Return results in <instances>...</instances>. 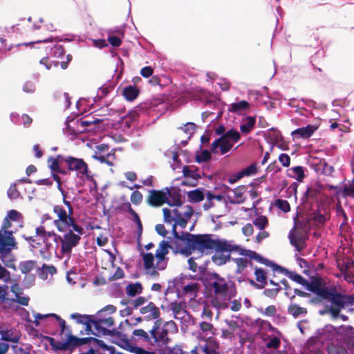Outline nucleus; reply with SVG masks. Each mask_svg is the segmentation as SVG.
<instances>
[{
  "label": "nucleus",
  "mask_w": 354,
  "mask_h": 354,
  "mask_svg": "<svg viewBox=\"0 0 354 354\" xmlns=\"http://www.w3.org/2000/svg\"><path fill=\"white\" fill-rule=\"evenodd\" d=\"M50 316L55 317L58 322L61 329V333L66 331L68 333H71V330L66 326V322L64 319L61 318L59 315L54 313H50Z\"/></svg>",
  "instance_id": "de8ad7c7"
},
{
  "label": "nucleus",
  "mask_w": 354,
  "mask_h": 354,
  "mask_svg": "<svg viewBox=\"0 0 354 354\" xmlns=\"http://www.w3.org/2000/svg\"><path fill=\"white\" fill-rule=\"evenodd\" d=\"M288 313L296 318L301 315L306 314L307 310L297 304H291L288 308Z\"/></svg>",
  "instance_id": "4c0bfd02"
},
{
  "label": "nucleus",
  "mask_w": 354,
  "mask_h": 354,
  "mask_svg": "<svg viewBox=\"0 0 354 354\" xmlns=\"http://www.w3.org/2000/svg\"><path fill=\"white\" fill-rule=\"evenodd\" d=\"M37 266V261L28 260L22 261L19 265V268L21 273L28 274L33 270Z\"/></svg>",
  "instance_id": "2f4dec72"
},
{
  "label": "nucleus",
  "mask_w": 354,
  "mask_h": 354,
  "mask_svg": "<svg viewBox=\"0 0 354 354\" xmlns=\"http://www.w3.org/2000/svg\"><path fill=\"white\" fill-rule=\"evenodd\" d=\"M8 195L10 198H17L19 196V192L17 189L16 184H12L10 186L8 190Z\"/></svg>",
  "instance_id": "e2e57ef3"
},
{
  "label": "nucleus",
  "mask_w": 354,
  "mask_h": 354,
  "mask_svg": "<svg viewBox=\"0 0 354 354\" xmlns=\"http://www.w3.org/2000/svg\"><path fill=\"white\" fill-rule=\"evenodd\" d=\"M139 94V88L137 86L133 85L126 86L122 91V95L129 102L136 100Z\"/></svg>",
  "instance_id": "cd10ccee"
},
{
  "label": "nucleus",
  "mask_w": 354,
  "mask_h": 354,
  "mask_svg": "<svg viewBox=\"0 0 354 354\" xmlns=\"http://www.w3.org/2000/svg\"><path fill=\"white\" fill-rule=\"evenodd\" d=\"M319 193V191L315 187H308L305 193V196L307 198H315Z\"/></svg>",
  "instance_id": "338daca9"
},
{
  "label": "nucleus",
  "mask_w": 354,
  "mask_h": 354,
  "mask_svg": "<svg viewBox=\"0 0 354 354\" xmlns=\"http://www.w3.org/2000/svg\"><path fill=\"white\" fill-rule=\"evenodd\" d=\"M233 147V143L229 138H223V136L214 141L211 145V152L218 153V149L222 155L227 153Z\"/></svg>",
  "instance_id": "f3484780"
},
{
  "label": "nucleus",
  "mask_w": 354,
  "mask_h": 354,
  "mask_svg": "<svg viewBox=\"0 0 354 354\" xmlns=\"http://www.w3.org/2000/svg\"><path fill=\"white\" fill-rule=\"evenodd\" d=\"M292 171L297 176L296 178L299 181H301L304 178V170L301 166H297L292 168Z\"/></svg>",
  "instance_id": "13d9d810"
},
{
  "label": "nucleus",
  "mask_w": 354,
  "mask_h": 354,
  "mask_svg": "<svg viewBox=\"0 0 354 354\" xmlns=\"http://www.w3.org/2000/svg\"><path fill=\"white\" fill-rule=\"evenodd\" d=\"M254 276L256 281L259 284L261 289L264 288V287L268 283L267 280V273L264 269L259 267L254 268Z\"/></svg>",
  "instance_id": "c85d7f7f"
},
{
  "label": "nucleus",
  "mask_w": 354,
  "mask_h": 354,
  "mask_svg": "<svg viewBox=\"0 0 354 354\" xmlns=\"http://www.w3.org/2000/svg\"><path fill=\"white\" fill-rule=\"evenodd\" d=\"M142 198V193L138 190L133 192L130 197L131 203L136 205L141 203Z\"/></svg>",
  "instance_id": "8fccbe9b"
},
{
  "label": "nucleus",
  "mask_w": 354,
  "mask_h": 354,
  "mask_svg": "<svg viewBox=\"0 0 354 354\" xmlns=\"http://www.w3.org/2000/svg\"><path fill=\"white\" fill-rule=\"evenodd\" d=\"M143 267L145 273L150 275L152 277H157L159 276L156 264L154 265V256L152 253H142Z\"/></svg>",
  "instance_id": "dca6fc26"
},
{
  "label": "nucleus",
  "mask_w": 354,
  "mask_h": 354,
  "mask_svg": "<svg viewBox=\"0 0 354 354\" xmlns=\"http://www.w3.org/2000/svg\"><path fill=\"white\" fill-rule=\"evenodd\" d=\"M210 159H211V153L207 149L202 151L201 154L196 156V160L198 163L207 162V161L209 160Z\"/></svg>",
  "instance_id": "09e8293b"
},
{
  "label": "nucleus",
  "mask_w": 354,
  "mask_h": 354,
  "mask_svg": "<svg viewBox=\"0 0 354 354\" xmlns=\"http://www.w3.org/2000/svg\"><path fill=\"white\" fill-rule=\"evenodd\" d=\"M48 167L53 172L66 175L69 171H77L88 178V167L83 159L73 156L64 157L57 155L55 158L49 157L47 160Z\"/></svg>",
  "instance_id": "39448f33"
},
{
  "label": "nucleus",
  "mask_w": 354,
  "mask_h": 354,
  "mask_svg": "<svg viewBox=\"0 0 354 354\" xmlns=\"http://www.w3.org/2000/svg\"><path fill=\"white\" fill-rule=\"evenodd\" d=\"M129 342H140L149 345V331L146 332L143 329H135L132 332L131 339H129Z\"/></svg>",
  "instance_id": "a878e982"
},
{
  "label": "nucleus",
  "mask_w": 354,
  "mask_h": 354,
  "mask_svg": "<svg viewBox=\"0 0 354 354\" xmlns=\"http://www.w3.org/2000/svg\"><path fill=\"white\" fill-rule=\"evenodd\" d=\"M274 205L278 209L285 213L290 211V203L286 200L277 199L276 200Z\"/></svg>",
  "instance_id": "a18cd8bd"
},
{
  "label": "nucleus",
  "mask_w": 354,
  "mask_h": 354,
  "mask_svg": "<svg viewBox=\"0 0 354 354\" xmlns=\"http://www.w3.org/2000/svg\"><path fill=\"white\" fill-rule=\"evenodd\" d=\"M108 41L113 47H118L122 44V40L116 36H109L108 37Z\"/></svg>",
  "instance_id": "774afa93"
},
{
  "label": "nucleus",
  "mask_w": 354,
  "mask_h": 354,
  "mask_svg": "<svg viewBox=\"0 0 354 354\" xmlns=\"http://www.w3.org/2000/svg\"><path fill=\"white\" fill-rule=\"evenodd\" d=\"M164 221L167 223H171L175 220V217L173 216L171 210L168 208H164L162 209Z\"/></svg>",
  "instance_id": "603ef678"
},
{
  "label": "nucleus",
  "mask_w": 354,
  "mask_h": 354,
  "mask_svg": "<svg viewBox=\"0 0 354 354\" xmlns=\"http://www.w3.org/2000/svg\"><path fill=\"white\" fill-rule=\"evenodd\" d=\"M231 259L230 254H215L212 257V262L216 266H222L230 261Z\"/></svg>",
  "instance_id": "e433bc0d"
},
{
  "label": "nucleus",
  "mask_w": 354,
  "mask_h": 354,
  "mask_svg": "<svg viewBox=\"0 0 354 354\" xmlns=\"http://www.w3.org/2000/svg\"><path fill=\"white\" fill-rule=\"evenodd\" d=\"M17 30L21 34L26 36H35L36 39L28 43H24L21 45L28 46L41 42L51 41L52 37H45V33L48 31L55 30L52 24H47L44 19H39L37 21L32 22L31 18L27 21H23L17 25ZM21 44H18L20 46Z\"/></svg>",
  "instance_id": "423d86ee"
},
{
  "label": "nucleus",
  "mask_w": 354,
  "mask_h": 354,
  "mask_svg": "<svg viewBox=\"0 0 354 354\" xmlns=\"http://www.w3.org/2000/svg\"><path fill=\"white\" fill-rule=\"evenodd\" d=\"M244 254H245L246 256L249 257L251 259L256 260L259 263H261L268 267L271 268L272 271H274L275 266H277V265L275 263L270 261L269 259L263 257L255 251L246 250V252Z\"/></svg>",
  "instance_id": "bb28decb"
},
{
  "label": "nucleus",
  "mask_w": 354,
  "mask_h": 354,
  "mask_svg": "<svg viewBox=\"0 0 354 354\" xmlns=\"http://www.w3.org/2000/svg\"><path fill=\"white\" fill-rule=\"evenodd\" d=\"M178 326L175 322L170 320L162 325V320L157 319L149 330V345L154 347L166 346L171 341L169 333H176Z\"/></svg>",
  "instance_id": "0eeeda50"
},
{
  "label": "nucleus",
  "mask_w": 354,
  "mask_h": 354,
  "mask_svg": "<svg viewBox=\"0 0 354 354\" xmlns=\"http://www.w3.org/2000/svg\"><path fill=\"white\" fill-rule=\"evenodd\" d=\"M142 287L140 283H130L126 288L127 294L129 296L134 297L142 292Z\"/></svg>",
  "instance_id": "c9c22d12"
},
{
  "label": "nucleus",
  "mask_w": 354,
  "mask_h": 354,
  "mask_svg": "<svg viewBox=\"0 0 354 354\" xmlns=\"http://www.w3.org/2000/svg\"><path fill=\"white\" fill-rule=\"evenodd\" d=\"M140 313L144 315L147 320L158 319L160 315L159 308L152 301L149 302L145 306L141 307Z\"/></svg>",
  "instance_id": "6ab92c4d"
},
{
  "label": "nucleus",
  "mask_w": 354,
  "mask_h": 354,
  "mask_svg": "<svg viewBox=\"0 0 354 354\" xmlns=\"http://www.w3.org/2000/svg\"><path fill=\"white\" fill-rule=\"evenodd\" d=\"M165 190L167 193V205L171 207L182 205L181 196L178 190L171 187H165Z\"/></svg>",
  "instance_id": "b1692460"
},
{
  "label": "nucleus",
  "mask_w": 354,
  "mask_h": 354,
  "mask_svg": "<svg viewBox=\"0 0 354 354\" xmlns=\"http://www.w3.org/2000/svg\"><path fill=\"white\" fill-rule=\"evenodd\" d=\"M41 272H46V275H47L48 273H50L53 275L57 272V269L53 265H47L44 263L42 265Z\"/></svg>",
  "instance_id": "0e129e2a"
},
{
  "label": "nucleus",
  "mask_w": 354,
  "mask_h": 354,
  "mask_svg": "<svg viewBox=\"0 0 354 354\" xmlns=\"http://www.w3.org/2000/svg\"><path fill=\"white\" fill-rule=\"evenodd\" d=\"M109 156H106V155H104V154L94 153L92 156V158L95 160H97L98 161H100L102 163H106L108 165H113L112 162L108 160V158Z\"/></svg>",
  "instance_id": "680f3d73"
},
{
  "label": "nucleus",
  "mask_w": 354,
  "mask_h": 354,
  "mask_svg": "<svg viewBox=\"0 0 354 354\" xmlns=\"http://www.w3.org/2000/svg\"><path fill=\"white\" fill-rule=\"evenodd\" d=\"M6 216L12 221H19L21 218V214L15 209L10 210Z\"/></svg>",
  "instance_id": "bf43d9fd"
},
{
  "label": "nucleus",
  "mask_w": 354,
  "mask_h": 354,
  "mask_svg": "<svg viewBox=\"0 0 354 354\" xmlns=\"http://www.w3.org/2000/svg\"><path fill=\"white\" fill-rule=\"evenodd\" d=\"M109 146L106 144H102L96 147V151L94 153L104 154L106 156H111V153L109 152Z\"/></svg>",
  "instance_id": "4d7b16f0"
},
{
  "label": "nucleus",
  "mask_w": 354,
  "mask_h": 354,
  "mask_svg": "<svg viewBox=\"0 0 354 354\" xmlns=\"http://www.w3.org/2000/svg\"><path fill=\"white\" fill-rule=\"evenodd\" d=\"M311 219L316 223V224H324L328 218L325 216L324 214H322L319 212H314L312 214Z\"/></svg>",
  "instance_id": "49530a36"
},
{
  "label": "nucleus",
  "mask_w": 354,
  "mask_h": 354,
  "mask_svg": "<svg viewBox=\"0 0 354 354\" xmlns=\"http://www.w3.org/2000/svg\"><path fill=\"white\" fill-rule=\"evenodd\" d=\"M223 138H229L232 142H237L241 136L239 131L234 129H231L223 135Z\"/></svg>",
  "instance_id": "37998d69"
},
{
  "label": "nucleus",
  "mask_w": 354,
  "mask_h": 354,
  "mask_svg": "<svg viewBox=\"0 0 354 354\" xmlns=\"http://www.w3.org/2000/svg\"><path fill=\"white\" fill-rule=\"evenodd\" d=\"M183 173L185 178H190L192 179V182L189 183L187 180H183L182 181V185H191L192 187L197 185L198 180L201 178V176L198 173L197 169H192L191 167L185 165L183 167Z\"/></svg>",
  "instance_id": "4be33fe9"
},
{
  "label": "nucleus",
  "mask_w": 354,
  "mask_h": 354,
  "mask_svg": "<svg viewBox=\"0 0 354 354\" xmlns=\"http://www.w3.org/2000/svg\"><path fill=\"white\" fill-rule=\"evenodd\" d=\"M317 129V127L308 124L306 127L298 128L292 132V136L295 138L307 139L310 138Z\"/></svg>",
  "instance_id": "5701e85b"
},
{
  "label": "nucleus",
  "mask_w": 354,
  "mask_h": 354,
  "mask_svg": "<svg viewBox=\"0 0 354 354\" xmlns=\"http://www.w3.org/2000/svg\"><path fill=\"white\" fill-rule=\"evenodd\" d=\"M64 234L61 236L56 234V238L54 236L45 237L41 241L44 244L43 247H40L39 253L43 259L48 260L52 255V251L55 250L59 246V243H61V251L62 254H71L72 249L75 246H71L70 248L63 249Z\"/></svg>",
  "instance_id": "9d476101"
},
{
  "label": "nucleus",
  "mask_w": 354,
  "mask_h": 354,
  "mask_svg": "<svg viewBox=\"0 0 354 354\" xmlns=\"http://www.w3.org/2000/svg\"><path fill=\"white\" fill-rule=\"evenodd\" d=\"M147 302V299L144 297H138L136 299L130 302L131 306L133 308L136 309L138 307L143 306Z\"/></svg>",
  "instance_id": "3c124183"
},
{
  "label": "nucleus",
  "mask_w": 354,
  "mask_h": 354,
  "mask_svg": "<svg viewBox=\"0 0 354 354\" xmlns=\"http://www.w3.org/2000/svg\"><path fill=\"white\" fill-rule=\"evenodd\" d=\"M35 236H25L26 240L33 248H39L41 245V240L45 237L54 236L56 238V233L54 232H47L44 226H39L35 229Z\"/></svg>",
  "instance_id": "f8f14e48"
},
{
  "label": "nucleus",
  "mask_w": 354,
  "mask_h": 354,
  "mask_svg": "<svg viewBox=\"0 0 354 354\" xmlns=\"http://www.w3.org/2000/svg\"><path fill=\"white\" fill-rule=\"evenodd\" d=\"M256 124V118L253 116H249L247 118V121L241 124L240 129L243 133H250Z\"/></svg>",
  "instance_id": "72a5a7b5"
},
{
  "label": "nucleus",
  "mask_w": 354,
  "mask_h": 354,
  "mask_svg": "<svg viewBox=\"0 0 354 354\" xmlns=\"http://www.w3.org/2000/svg\"><path fill=\"white\" fill-rule=\"evenodd\" d=\"M339 269L344 275V279L354 285V261L347 259L341 266L339 264Z\"/></svg>",
  "instance_id": "a211bd4d"
},
{
  "label": "nucleus",
  "mask_w": 354,
  "mask_h": 354,
  "mask_svg": "<svg viewBox=\"0 0 354 354\" xmlns=\"http://www.w3.org/2000/svg\"><path fill=\"white\" fill-rule=\"evenodd\" d=\"M91 316L92 315H80L76 313L71 314L70 317L71 319L76 320L77 323L84 324L87 323V322H92Z\"/></svg>",
  "instance_id": "c03bdc74"
},
{
  "label": "nucleus",
  "mask_w": 354,
  "mask_h": 354,
  "mask_svg": "<svg viewBox=\"0 0 354 354\" xmlns=\"http://www.w3.org/2000/svg\"><path fill=\"white\" fill-rule=\"evenodd\" d=\"M171 249L174 253H180L183 254L182 251L183 248L178 247L177 249L173 247L172 242H168L166 241H162L158 245L156 251L155 256L157 259L156 268L159 270H163L167 266V260L166 259V255L169 253V249Z\"/></svg>",
  "instance_id": "9b49d317"
},
{
  "label": "nucleus",
  "mask_w": 354,
  "mask_h": 354,
  "mask_svg": "<svg viewBox=\"0 0 354 354\" xmlns=\"http://www.w3.org/2000/svg\"><path fill=\"white\" fill-rule=\"evenodd\" d=\"M177 225H178L174 222L172 226V234L174 238L170 240V241L173 243V247L176 249H177L178 247H183L186 242V239H187L186 235L190 234L189 232H183L182 234L180 235L176 231Z\"/></svg>",
  "instance_id": "393cba45"
},
{
  "label": "nucleus",
  "mask_w": 354,
  "mask_h": 354,
  "mask_svg": "<svg viewBox=\"0 0 354 354\" xmlns=\"http://www.w3.org/2000/svg\"><path fill=\"white\" fill-rule=\"evenodd\" d=\"M280 344L281 341L279 338L277 337H274L266 344V347L268 348L277 349L279 348Z\"/></svg>",
  "instance_id": "052dcab7"
},
{
  "label": "nucleus",
  "mask_w": 354,
  "mask_h": 354,
  "mask_svg": "<svg viewBox=\"0 0 354 354\" xmlns=\"http://www.w3.org/2000/svg\"><path fill=\"white\" fill-rule=\"evenodd\" d=\"M12 231L2 232L0 230V251L10 252L16 246L15 239Z\"/></svg>",
  "instance_id": "2eb2a0df"
},
{
  "label": "nucleus",
  "mask_w": 354,
  "mask_h": 354,
  "mask_svg": "<svg viewBox=\"0 0 354 354\" xmlns=\"http://www.w3.org/2000/svg\"><path fill=\"white\" fill-rule=\"evenodd\" d=\"M64 48L63 46L56 44L50 50V55L51 57L56 59H64Z\"/></svg>",
  "instance_id": "f704fd0d"
},
{
  "label": "nucleus",
  "mask_w": 354,
  "mask_h": 354,
  "mask_svg": "<svg viewBox=\"0 0 354 354\" xmlns=\"http://www.w3.org/2000/svg\"><path fill=\"white\" fill-rule=\"evenodd\" d=\"M232 261H233L236 264V269L235 270L236 274L242 273V272L248 266V261L247 259H244L242 257L234 258L232 259Z\"/></svg>",
  "instance_id": "ea45409f"
},
{
  "label": "nucleus",
  "mask_w": 354,
  "mask_h": 354,
  "mask_svg": "<svg viewBox=\"0 0 354 354\" xmlns=\"http://www.w3.org/2000/svg\"><path fill=\"white\" fill-rule=\"evenodd\" d=\"M250 104L245 100H241L238 102L232 103L229 108V111L233 113H241L249 109Z\"/></svg>",
  "instance_id": "473e14b6"
},
{
  "label": "nucleus",
  "mask_w": 354,
  "mask_h": 354,
  "mask_svg": "<svg viewBox=\"0 0 354 354\" xmlns=\"http://www.w3.org/2000/svg\"><path fill=\"white\" fill-rule=\"evenodd\" d=\"M343 194L345 196L354 198V178L351 184L345 185L343 188Z\"/></svg>",
  "instance_id": "864d4df0"
},
{
  "label": "nucleus",
  "mask_w": 354,
  "mask_h": 354,
  "mask_svg": "<svg viewBox=\"0 0 354 354\" xmlns=\"http://www.w3.org/2000/svg\"><path fill=\"white\" fill-rule=\"evenodd\" d=\"M78 346V337L68 333V338L66 342H62L59 346L62 350H67Z\"/></svg>",
  "instance_id": "c756f323"
},
{
  "label": "nucleus",
  "mask_w": 354,
  "mask_h": 354,
  "mask_svg": "<svg viewBox=\"0 0 354 354\" xmlns=\"http://www.w3.org/2000/svg\"><path fill=\"white\" fill-rule=\"evenodd\" d=\"M252 223L261 231L268 225V219L266 216L260 215L252 221Z\"/></svg>",
  "instance_id": "58836bf2"
},
{
  "label": "nucleus",
  "mask_w": 354,
  "mask_h": 354,
  "mask_svg": "<svg viewBox=\"0 0 354 354\" xmlns=\"http://www.w3.org/2000/svg\"><path fill=\"white\" fill-rule=\"evenodd\" d=\"M334 331L339 335L346 344L354 346V328L352 326L341 325L334 327Z\"/></svg>",
  "instance_id": "4468645a"
},
{
  "label": "nucleus",
  "mask_w": 354,
  "mask_h": 354,
  "mask_svg": "<svg viewBox=\"0 0 354 354\" xmlns=\"http://www.w3.org/2000/svg\"><path fill=\"white\" fill-rule=\"evenodd\" d=\"M147 202L150 206L156 207H160L165 203L167 204V198L165 190H150Z\"/></svg>",
  "instance_id": "ddd939ff"
},
{
  "label": "nucleus",
  "mask_w": 354,
  "mask_h": 354,
  "mask_svg": "<svg viewBox=\"0 0 354 354\" xmlns=\"http://www.w3.org/2000/svg\"><path fill=\"white\" fill-rule=\"evenodd\" d=\"M257 171V167L255 164H252L248 167L242 169L241 171L243 177L244 176H249L250 175L256 174Z\"/></svg>",
  "instance_id": "6e6d98bb"
},
{
  "label": "nucleus",
  "mask_w": 354,
  "mask_h": 354,
  "mask_svg": "<svg viewBox=\"0 0 354 354\" xmlns=\"http://www.w3.org/2000/svg\"><path fill=\"white\" fill-rule=\"evenodd\" d=\"M187 195L188 201L193 203L201 202L204 199L203 192L199 189L189 191Z\"/></svg>",
  "instance_id": "7c9ffc66"
},
{
  "label": "nucleus",
  "mask_w": 354,
  "mask_h": 354,
  "mask_svg": "<svg viewBox=\"0 0 354 354\" xmlns=\"http://www.w3.org/2000/svg\"><path fill=\"white\" fill-rule=\"evenodd\" d=\"M281 288H267L263 292V294L270 298H275Z\"/></svg>",
  "instance_id": "5fc2aeb1"
},
{
  "label": "nucleus",
  "mask_w": 354,
  "mask_h": 354,
  "mask_svg": "<svg viewBox=\"0 0 354 354\" xmlns=\"http://www.w3.org/2000/svg\"><path fill=\"white\" fill-rule=\"evenodd\" d=\"M62 195L63 205H55L53 207V212L55 215L53 225L59 232L64 234L63 249H67L79 244L84 231L77 223L74 217V208L71 203L66 201L64 192Z\"/></svg>",
  "instance_id": "f257e3e1"
},
{
  "label": "nucleus",
  "mask_w": 354,
  "mask_h": 354,
  "mask_svg": "<svg viewBox=\"0 0 354 354\" xmlns=\"http://www.w3.org/2000/svg\"><path fill=\"white\" fill-rule=\"evenodd\" d=\"M187 239L184 244L182 251L186 257L191 255L193 252L203 255L212 254L214 251L216 252L236 251L239 247L232 245L225 240L213 239L210 234H188Z\"/></svg>",
  "instance_id": "f03ea898"
},
{
  "label": "nucleus",
  "mask_w": 354,
  "mask_h": 354,
  "mask_svg": "<svg viewBox=\"0 0 354 354\" xmlns=\"http://www.w3.org/2000/svg\"><path fill=\"white\" fill-rule=\"evenodd\" d=\"M279 160L283 167H288L290 164V158L286 153H281L279 156Z\"/></svg>",
  "instance_id": "69168bd1"
},
{
  "label": "nucleus",
  "mask_w": 354,
  "mask_h": 354,
  "mask_svg": "<svg viewBox=\"0 0 354 354\" xmlns=\"http://www.w3.org/2000/svg\"><path fill=\"white\" fill-rule=\"evenodd\" d=\"M273 272L283 274L297 283L306 286L309 291L315 294L319 299L328 288V286L324 284L320 277H315L310 282H308L301 275L295 272L290 271L279 265L275 266Z\"/></svg>",
  "instance_id": "6e6552de"
},
{
  "label": "nucleus",
  "mask_w": 354,
  "mask_h": 354,
  "mask_svg": "<svg viewBox=\"0 0 354 354\" xmlns=\"http://www.w3.org/2000/svg\"><path fill=\"white\" fill-rule=\"evenodd\" d=\"M72 60V55H67L66 57H64V59H62L61 62L57 60H50L49 57H43L39 63L44 65L47 70H49L52 68V66L57 68L59 65H60L62 69H66L68 67V63Z\"/></svg>",
  "instance_id": "aec40b11"
},
{
  "label": "nucleus",
  "mask_w": 354,
  "mask_h": 354,
  "mask_svg": "<svg viewBox=\"0 0 354 354\" xmlns=\"http://www.w3.org/2000/svg\"><path fill=\"white\" fill-rule=\"evenodd\" d=\"M322 301H326L330 303L325 307L324 311H320L321 315L329 314L333 319L340 318L342 321H348L347 315L341 314V311L348 306L354 305V295H346L339 292L337 286H328V288L320 297Z\"/></svg>",
  "instance_id": "7ed1b4c3"
},
{
  "label": "nucleus",
  "mask_w": 354,
  "mask_h": 354,
  "mask_svg": "<svg viewBox=\"0 0 354 354\" xmlns=\"http://www.w3.org/2000/svg\"><path fill=\"white\" fill-rule=\"evenodd\" d=\"M199 284L197 283H192L183 287V292L185 294H189L192 297H196L198 290Z\"/></svg>",
  "instance_id": "79ce46f5"
},
{
  "label": "nucleus",
  "mask_w": 354,
  "mask_h": 354,
  "mask_svg": "<svg viewBox=\"0 0 354 354\" xmlns=\"http://www.w3.org/2000/svg\"><path fill=\"white\" fill-rule=\"evenodd\" d=\"M203 282L214 294L211 300L212 306L218 309L228 308L227 295L229 286L225 278L216 272H208L205 274Z\"/></svg>",
  "instance_id": "20e7f679"
},
{
  "label": "nucleus",
  "mask_w": 354,
  "mask_h": 354,
  "mask_svg": "<svg viewBox=\"0 0 354 354\" xmlns=\"http://www.w3.org/2000/svg\"><path fill=\"white\" fill-rule=\"evenodd\" d=\"M94 322L96 332L93 333V335L99 336L100 334L104 335L111 334L118 337L123 346H128L129 344V340L127 335L115 330H110L108 329V328L114 324V319L111 316L104 317L102 314L98 313L97 317L95 318Z\"/></svg>",
  "instance_id": "1a4fd4ad"
},
{
  "label": "nucleus",
  "mask_w": 354,
  "mask_h": 354,
  "mask_svg": "<svg viewBox=\"0 0 354 354\" xmlns=\"http://www.w3.org/2000/svg\"><path fill=\"white\" fill-rule=\"evenodd\" d=\"M295 226L290 232L288 238L292 246H294L298 252H301L306 246L305 238L301 232L296 230Z\"/></svg>",
  "instance_id": "412c9836"
},
{
  "label": "nucleus",
  "mask_w": 354,
  "mask_h": 354,
  "mask_svg": "<svg viewBox=\"0 0 354 354\" xmlns=\"http://www.w3.org/2000/svg\"><path fill=\"white\" fill-rule=\"evenodd\" d=\"M199 327L201 330L204 333L205 335H214V327L213 324L210 322H202L199 324Z\"/></svg>",
  "instance_id": "a19ab883"
}]
</instances>
